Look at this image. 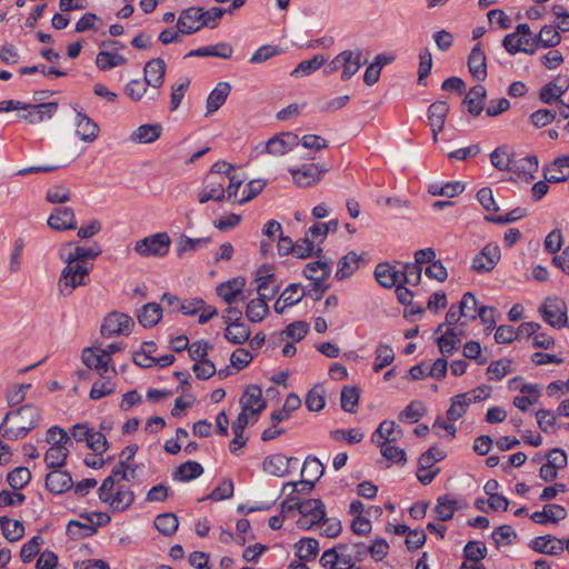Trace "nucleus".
<instances>
[{
    "label": "nucleus",
    "instance_id": "obj_1",
    "mask_svg": "<svg viewBox=\"0 0 569 569\" xmlns=\"http://www.w3.org/2000/svg\"><path fill=\"white\" fill-rule=\"evenodd\" d=\"M40 419L41 412L38 407L24 405L18 410L7 412L0 425V433L8 440L22 439L38 426Z\"/></svg>",
    "mask_w": 569,
    "mask_h": 569
},
{
    "label": "nucleus",
    "instance_id": "obj_2",
    "mask_svg": "<svg viewBox=\"0 0 569 569\" xmlns=\"http://www.w3.org/2000/svg\"><path fill=\"white\" fill-rule=\"evenodd\" d=\"M59 257L66 263V267L61 271L58 287L60 295L67 297L70 296L76 288L88 283L87 279L92 264H83L77 260L71 261L68 256L61 251H59Z\"/></svg>",
    "mask_w": 569,
    "mask_h": 569
},
{
    "label": "nucleus",
    "instance_id": "obj_3",
    "mask_svg": "<svg viewBox=\"0 0 569 569\" xmlns=\"http://www.w3.org/2000/svg\"><path fill=\"white\" fill-rule=\"evenodd\" d=\"M170 243L168 233L159 232L137 241L134 250L141 257H163L168 253Z\"/></svg>",
    "mask_w": 569,
    "mask_h": 569
},
{
    "label": "nucleus",
    "instance_id": "obj_4",
    "mask_svg": "<svg viewBox=\"0 0 569 569\" xmlns=\"http://www.w3.org/2000/svg\"><path fill=\"white\" fill-rule=\"evenodd\" d=\"M539 312L542 319L552 327H569L566 302L558 297L547 298Z\"/></svg>",
    "mask_w": 569,
    "mask_h": 569
},
{
    "label": "nucleus",
    "instance_id": "obj_5",
    "mask_svg": "<svg viewBox=\"0 0 569 569\" xmlns=\"http://www.w3.org/2000/svg\"><path fill=\"white\" fill-rule=\"evenodd\" d=\"M166 62L161 58H154L148 61L143 68L144 81L152 89L149 99L154 101L159 96V89L162 87L166 76Z\"/></svg>",
    "mask_w": 569,
    "mask_h": 569
},
{
    "label": "nucleus",
    "instance_id": "obj_6",
    "mask_svg": "<svg viewBox=\"0 0 569 569\" xmlns=\"http://www.w3.org/2000/svg\"><path fill=\"white\" fill-rule=\"evenodd\" d=\"M131 326H133V320L128 315L116 311L110 312L103 320L101 335L108 338L116 335H123L129 331Z\"/></svg>",
    "mask_w": 569,
    "mask_h": 569
},
{
    "label": "nucleus",
    "instance_id": "obj_7",
    "mask_svg": "<svg viewBox=\"0 0 569 569\" xmlns=\"http://www.w3.org/2000/svg\"><path fill=\"white\" fill-rule=\"evenodd\" d=\"M254 281L258 282V297H261L267 301L273 299L279 291L276 274L270 272L269 267L266 264L258 269Z\"/></svg>",
    "mask_w": 569,
    "mask_h": 569
},
{
    "label": "nucleus",
    "instance_id": "obj_8",
    "mask_svg": "<svg viewBox=\"0 0 569 569\" xmlns=\"http://www.w3.org/2000/svg\"><path fill=\"white\" fill-rule=\"evenodd\" d=\"M202 8L189 7L182 10L177 21L178 31L181 34H192L204 28L202 24Z\"/></svg>",
    "mask_w": 569,
    "mask_h": 569
},
{
    "label": "nucleus",
    "instance_id": "obj_9",
    "mask_svg": "<svg viewBox=\"0 0 569 569\" xmlns=\"http://www.w3.org/2000/svg\"><path fill=\"white\" fill-rule=\"evenodd\" d=\"M500 260V248L496 243L486 244L472 260V270L478 273L491 271Z\"/></svg>",
    "mask_w": 569,
    "mask_h": 569
},
{
    "label": "nucleus",
    "instance_id": "obj_10",
    "mask_svg": "<svg viewBox=\"0 0 569 569\" xmlns=\"http://www.w3.org/2000/svg\"><path fill=\"white\" fill-rule=\"evenodd\" d=\"M327 171V168L320 164H305L298 169H289L295 183L298 187L306 188L321 180L322 174Z\"/></svg>",
    "mask_w": 569,
    "mask_h": 569
},
{
    "label": "nucleus",
    "instance_id": "obj_11",
    "mask_svg": "<svg viewBox=\"0 0 569 569\" xmlns=\"http://www.w3.org/2000/svg\"><path fill=\"white\" fill-rule=\"evenodd\" d=\"M341 61V80L348 81L352 76H355L358 70L368 62L367 57H362V51L360 49L356 50H345L339 53Z\"/></svg>",
    "mask_w": 569,
    "mask_h": 569
},
{
    "label": "nucleus",
    "instance_id": "obj_12",
    "mask_svg": "<svg viewBox=\"0 0 569 569\" xmlns=\"http://www.w3.org/2000/svg\"><path fill=\"white\" fill-rule=\"evenodd\" d=\"M47 222L48 226L56 231H66L77 228L76 214L70 207H56Z\"/></svg>",
    "mask_w": 569,
    "mask_h": 569
},
{
    "label": "nucleus",
    "instance_id": "obj_13",
    "mask_svg": "<svg viewBox=\"0 0 569 569\" xmlns=\"http://www.w3.org/2000/svg\"><path fill=\"white\" fill-rule=\"evenodd\" d=\"M449 112V104L446 101H436L428 108V120L432 131V139L438 141V133L443 130L446 118Z\"/></svg>",
    "mask_w": 569,
    "mask_h": 569
},
{
    "label": "nucleus",
    "instance_id": "obj_14",
    "mask_svg": "<svg viewBox=\"0 0 569 569\" xmlns=\"http://www.w3.org/2000/svg\"><path fill=\"white\" fill-rule=\"evenodd\" d=\"M59 251L66 253L71 261L77 260L83 264H92L90 260H93L101 253L99 246L86 248L73 242L63 243Z\"/></svg>",
    "mask_w": 569,
    "mask_h": 569
},
{
    "label": "nucleus",
    "instance_id": "obj_15",
    "mask_svg": "<svg viewBox=\"0 0 569 569\" xmlns=\"http://www.w3.org/2000/svg\"><path fill=\"white\" fill-rule=\"evenodd\" d=\"M224 177L208 176L204 188L199 192V202L206 203L210 200L220 202L224 199Z\"/></svg>",
    "mask_w": 569,
    "mask_h": 569
},
{
    "label": "nucleus",
    "instance_id": "obj_16",
    "mask_svg": "<svg viewBox=\"0 0 569 569\" xmlns=\"http://www.w3.org/2000/svg\"><path fill=\"white\" fill-rule=\"evenodd\" d=\"M298 136L291 132H284L270 138L264 144V151L272 156H283L293 147L298 146Z\"/></svg>",
    "mask_w": 569,
    "mask_h": 569
},
{
    "label": "nucleus",
    "instance_id": "obj_17",
    "mask_svg": "<svg viewBox=\"0 0 569 569\" xmlns=\"http://www.w3.org/2000/svg\"><path fill=\"white\" fill-rule=\"evenodd\" d=\"M27 112L21 114L20 118L28 123L37 124L46 119H51L58 110V103L54 101L43 102L37 104H28Z\"/></svg>",
    "mask_w": 569,
    "mask_h": 569
},
{
    "label": "nucleus",
    "instance_id": "obj_18",
    "mask_svg": "<svg viewBox=\"0 0 569 569\" xmlns=\"http://www.w3.org/2000/svg\"><path fill=\"white\" fill-rule=\"evenodd\" d=\"M241 410L258 416L266 407L262 400L261 388L257 385L249 386L240 399Z\"/></svg>",
    "mask_w": 569,
    "mask_h": 569
},
{
    "label": "nucleus",
    "instance_id": "obj_19",
    "mask_svg": "<svg viewBox=\"0 0 569 569\" xmlns=\"http://www.w3.org/2000/svg\"><path fill=\"white\" fill-rule=\"evenodd\" d=\"M468 68H469L471 76L477 81L486 80V78H487L486 56L481 49L480 43H477L472 48V50L468 57Z\"/></svg>",
    "mask_w": 569,
    "mask_h": 569
},
{
    "label": "nucleus",
    "instance_id": "obj_20",
    "mask_svg": "<svg viewBox=\"0 0 569 569\" xmlns=\"http://www.w3.org/2000/svg\"><path fill=\"white\" fill-rule=\"evenodd\" d=\"M73 485L69 472L59 469L52 470L46 477V487L54 495H61L69 490Z\"/></svg>",
    "mask_w": 569,
    "mask_h": 569
},
{
    "label": "nucleus",
    "instance_id": "obj_21",
    "mask_svg": "<svg viewBox=\"0 0 569 569\" xmlns=\"http://www.w3.org/2000/svg\"><path fill=\"white\" fill-rule=\"evenodd\" d=\"M81 358L88 369H94L100 375L107 372L111 363V358H106L100 348H84Z\"/></svg>",
    "mask_w": 569,
    "mask_h": 569
},
{
    "label": "nucleus",
    "instance_id": "obj_22",
    "mask_svg": "<svg viewBox=\"0 0 569 569\" xmlns=\"http://www.w3.org/2000/svg\"><path fill=\"white\" fill-rule=\"evenodd\" d=\"M530 547L536 552L551 556L560 555L563 551L562 540L551 535L535 538L531 541Z\"/></svg>",
    "mask_w": 569,
    "mask_h": 569
},
{
    "label": "nucleus",
    "instance_id": "obj_23",
    "mask_svg": "<svg viewBox=\"0 0 569 569\" xmlns=\"http://www.w3.org/2000/svg\"><path fill=\"white\" fill-rule=\"evenodd\" d=\"M543 178L548 182H561L569 179V157H559L543 169Z\"/></svg>",
    "mask_w": 569,
    "mask_h": 569
},
{
    "label": "nucleus",
    "instance_id": "obj_24",
    "mask_svg": "<svg viewBox=\"0 0 569 569\" xmlns=\"http://www.w3.org/2000/svg\"><path fill=\"white\" fill-rule=\"evenodd\" d=\"M162 132V126L160 123H147L139 126L130 134V141L134 143H152L158 140Z\"/></svg>",
    "mask_w": 569,
    "mask_h": 569
},
{
    "label": "nucleus",
    "instance_id": "obj_25",
    "mask_svg": "<svg viewBox=\"0 0 569 569\" xmlns=\"http://www.w3.org/2000/svg\"><path fill=\"white\" fill-rule=\"evenodd\" d=\"M486 94V88L481 84L473 86L469 90L463 99V104L470 114L477 117L482 112Z\"/></svg>",
    "mask_w": 569,
    "mask_h": 569
},
{
    "label": "nucleus",
    "instance_id": "obj_26",
    "mask_svg": "<svg viewBox=\"0 0 569 569\" xmlns=\"http://www.w3.org/2000/svg\"><path fill=\"white\" fill-rule=\"evenodd\" d=\"M233 53V48L227 42H220L212 46L201 47L189 51L186 58L189 57H217L222 59H229Z\"/></svg>",
    "mask_w": 569,
    "mask_h": 569
},
{
    "label": "nucleus",
    "instance_id": "obj_27",
    "mask_svg": "<svg viewBox=\"0 0 569 569\" xmlns=\"http://www.w3.org/2000/svg\"><path fill=\"white\" fill-rule=\"evenodd\" d=\"M567 517L566 509L560 505H545L542 511L533 512L530 518L539 525H546L548 521L558 522Z\"/></svg>",
    "mask_w": 569,
    "mask_h": 569
},
{
    "label": "nucleus",
    "instance_id": "obj_28",
    "mask_svg": "<svg viewBox=\"0 0 569 569\" xmlns=\"http://www.w3.org/2000/svg\"><path fill=\"white\" fill-rule=\"evenodd\" d=\"M396 427L395 421L383 420L373 432L371 441L373 443L396 442L402 436V431Z\"/></svg>",
    "mask_w": 569,
    "mask_h": 569
},
{
    "label": "nucleus",
    "instance_id": "obj_29",
    "mask_svg": "<svg viewBox=\"0 0 569 569\" xmlns=\"http://www.w3.org/2000/svg\"><path fill=\"white\" fill-rule=\"evenodd\" d=\"M76 126V131L80 140L84 142H92L97 139L99 133V127L87 114L78 112Z\"/></svg>",
    "mask_w": 569,
    "mask_h": 569
},
{
    "label": "nucleus",
    "instance_id": "obj_30",
    "mask_svg": "<svg viewBox=\"0 0 569 569\" xmlns=\"http://www.w3.org/2000/svg\"><path fill=\"white\" fill-rule=\"evenodd\" d=\"M246 283L244 278L237 277L217 287V293L228 305H232L238 296L242 293V288Z\"/></svg>",
    "mask_w": 569,
    "mask_h": 569
},
{
    "label": "nucleus",
    "instance_id": "obj_31",
    "mask_svg": "<svg viewBox=\"0 0 569 569\" xmlns=\"http://www.w3.org/2000/svg\"><path fill=\"white\" fill-rule=\"evenodd\" d=\"M377 281L385 288L398 286L401 282V272L389 263H379L375 269Z\"/></svg>",
    "mask_w": 569,
    "mask_h": 569
},
{
    "label": "nucleus",
    "instance_id": "obj_32",
    "mask_svg": "<svg viewBox=\"0 0 569 569\" xmlns=\"http://www.w3.org/2000/svg\"><path fill=\"white\" fill-rule=\"evenodd\" d=\"M139 323L144 328L154 327L162 318V308L159 303H146L137 315Z\"/></svg>",
    "mask_w": 569,
    "mask_h": 569
},
{
    "label": "nucleus",
    "instance_id": "obj_33",
    "mask_svg": "<svg viewBox=\"0 0 569 569\" xmlns=\"http://www.w3.org/2000/svg\"><path fill=\"white\" fill-rule=\"evenodd\" d=\"M538 170V158L536 156H528L516 160L513 158L510 171L518 177H523L526 180L535 178V172Z\"/></svg>",
    "mask_w": 569,
    "mask_h": 569
},
{
    "label": "nucleus",
    "instance_id": "obj_34",
    "mask_svg": "<svg viewBox=\"0 0 569 569\" xmlns=\"http://www.w3.org/2000/svg\"><path fill=\"white\" fill-rule=\"evenodd\" d=\"M293 460L282 453L269 456L263 461V470L276 477H283L288 472L289 463Z\"/></svg>",
    "mask_w": 569,
    "mask_h": 569
},
{
    "label": "nucleus",
    "instance_id": "obj_35",
    "mask_svg": "<svg viewBox=\"0 0 569 569\" xmlns=\"http://www.w3.org/2000/svg\"><path fill=\"white\" fill-rule=\"evenodd\" d=\"M230 91L228 82H219L207 98V114L216 112L226 102Z\"/></svg>",
    "mask_w": 569,
    "mask_h": 569
},
{
    "label": "nucleus",
    "instance_id": "obj_36",
    "mask_svg": "<svg viewBox=\"0 0 569 569\" xmlns=\"http://www.w3.org/2000/svg\"><path fill=\"white\" fill-rule=\"evenodd\" d=\"M295 505H297V510L302 516H310L312 521H321L326 517L325 503L319 499L296 501Z\"/></svg>",
    "mask_w": 569,
    "mask_h": 569
},
{
    "label": "nucleus",
    "instance_id": "obj_37",
    "mask_svg": "<svg viewBox=\"0 0 569 569\" xmlns=\"http://www.w3.org/2000/svg\"><path fill=\"white\" fill-rule=\"evenodd\" d=\"M458 509L459 506L456 499H452L449 496H440L437 499V505L435 506L433 511L438 520L448 521L452 519L456 510Z\"/></svg>",
    "mask_w": 569,
    "mask_h": 569
},
{
    "label": "nucleus",
    "instance_id": "obj_38",
    "mask_svg": "<svg viewBox=\"0 0 569 569\" xmlns=\"http://www.w3.org/2000/svg\"><path fill=\"white\" fill-rule=\"evenodd\" d=\"M133 499V492L129 488L120 487L114 495L111 493L108 502L112 511L121 512L131 506Z\"/></svg>",
    "mask_w": 569,
    "mask_h": 569
},
{
    "label": "nucleus",
    "instance_id": "obj_39",
    "mask_svg": "<svg viewBox=\"0 0 569 569\" xmlns=\"http://www.w3.org/2000/svg\"><path fill=\"white\" fill-rule=\"evenodd\" d=\"M269 312V307L267 305V300L261 297H257L251 299L246 309V316L251 322H260L262 321Z\"/></svg>",
    "mask_w": 569,
    "mask_h": 569
},
{
    "label": "nucleus",
    "instance_id": "obj_40",
    "mask_svg": "<svg viewBox=\"0 0 569 569\" xmlns=\"http://www.w3.org/2000/svg\"><path fill=\"white\" fill-rule=\"evenodd\" d=\"M224 338L233 345H243L250 338V328L243 322L227 326Z\"/></svg>",
    "mask_w": 569,
    "mask_h": 569
},
{
    "label": "nucleus",
    "instance_id": "obj_41",
    "mask_svg": "<svg viewBox=\"0 0 569 569\" xmlns=\"http://www.w3.org/2000/svg\"><path fill=\"white\" fill-rule=\"evenodd\" d=\"M211 239L209 237L203 238H189L187 236H180L177 242V254L182 257L184 253L189 251H197L210 243Z\"/></svg>",
    "mask_w": 569,
    "mask_h": 569
},
{
    "label": "nucleus",
    "instance_id": "obj_42",
    "mask_svg": "<svg viewBox=\"0 0 569 569\" xmlns=\"http://www.w3.org/2000/svg\"><path fill=\"white\" fill-rule=\"evenodd\" d=\"M154 527L162 535L170 537L178 530V517L173 512L161 513L156 517Z\"/></svg>",
    "mask_w": 569,
    "mask_h": 569
},
{
    "label": "nucleus",
    "instance_id": "obj_43",
    "mask_svg": "<svg viewBox=\"0 0 569 569\" xmlns=\"http://www.w3.org/2000/svg\"><path fill=\"white\" fill-rule=\"evenodd\" d=\"M490 160L492 166L498 170L510 171L513 161V154L510 152L508 146H501L492 151L490 154Z\"/></svg>",
    "mask_w": 569,
    "mask_h": 569
},
{
    "label": "nucleus",
    "instance_id": "obj_44",
    "mask_svg": "<svg viewBox=\"0 0 569 569\" xmlns=\"http://www.w3.org/2000/svg\"><path fill=\"white\" fill-rule=\"evenodd\" d=\"M203 472L202 466L197 461H187L178 467L174 471L173 478L176 480L186 482L198 478Z\"/></svg>",
    "mask_w": 569,
    "mask_h": 569
},
{
    "label": "nucleus",
    "instance_id": "obj_45",
    "mask_svg": "<svg viewBox=\"0 0 569 569\" xmlns=\"http://www.w3.org/2000/svg\"><path fill=\"white\" fill-rule=\"evenodd\" d=\"M359 259H360V256H358L353 251H350L345 257H342L338 263L336 278L338 280H342V279L351 276L358 269Z\"/></svg>",
    "mask_w": 569,
    "mask_h": 569
},
{
    "label": "nucleus",
    "instance_id": "obj_46",
    "mask_svg": "<svg viewBox=\"0 0 569 569\" xmlns=\"http://www.w3.org/2000/svg\"><path fill=\"white\" fill-rule=\"evenodd\" d=\"M306 407L309 411L319 412L326 405V391L321 385H316L310 389L305 400Z\"/></svg>",
    "mask_w": 569,
    "mask_h": 569
},
{
    "label": "nucleus",
    "instance_id": "obj_47",
    "mask_svg": "<svg viewBox=\"0 0 569 569\" xmlns=\"http://www.w3.org/2000/svg\"><path fill=\"white\" fill-rule=\"evenodd\" d=\"M297 557L300 560L311 561L319 552V542L315 538H305L296 543Z\"/></svg>",
    "mask_w": 569,
    "mask_h": 569
},
{
    "label": "nucleus",
    "instance_id": "obj_48",
    "mask_svg": "<svg viewBox=\"0 0 569 569\" xmlns=\"http://www.w3.org/2000/svg\"><path fill=\"white\" fill-rule=\"evenodd\" d=\"M69 450L67 446L50 447L44 456L48 468H61L66 465Z\"/></svg>",
    "mask_w": 569,
    "mask_h": 569
},
{
    "label": "nucleus",
    "instance_id": "obj_49",
    "mask_svg": "<svg viewBox=\"0 0 569 569\" xmlns=\"http://www.w3.org/2000/svg\"><path fill=\"white\" fill-rule=\"evenodd\" d=\"M360 389L356 386H345L341 390V408L347 412H355L359 403Z\"/></svg>",
    "mask_w": 569,
    "mask_h": 569
},
{
    "label": "nucleus",
    "instance_id": "obj_50",
    "mask_svg": "<svg viewBox=\"0 0 569 569\" xmlns=\"http://www.w3.org/2000/svg\"><path fill=\"white\" fill-rule=\"evenodd\" d=\"M295 250L292 253L299 259H306L312 256L319 257L322 252V249L319 247L317 250L315 249L313 241L309 237H305L295 242Z\"/></svg>",
    "mask_w": 569,
    "mask_h": 569
},
{
    "label": "nucleus",
    "instance_id": "obj_51",
    "mask_svg": "<svg viewBox=\"0 0 569 569\" xmlns=\"http://www.w3.org/2000/svg\"><path fill=\"white\" fill-rule=\"evenodd\" d=\"M459 341L460 337L453 328H447V330L437 339L439 350L443 355H451L457 348V343Z\"/></svg>",
    "mask_w": 569,
    "mask_h": 569
},
{
    "label": "nucleus",
    "instance_id": "obj_52",
    "mask_svg": "<svg viewBox=\"0 0 569 569\" xmlns=\"http://www.w3.org/2000/svg\"><path fill=\"white\" fill-rule=\"evenodd\" d=\"M373 371L379 372L395 360V352L388 345L380 343L376 349Z\"/></svg>",
    "mask_w": 569,
    "mask_h": 569
},
{
    "label": "nucleus",
    "instance_id": "obj_53",
    "mask_svg": "<svg viewBox=\"0 0 569 569\" xmlns=\"http://www.w3.org/2000/svg\"><path fill=\"white\" fill-rule=\"evenodd\" d=\"M31 479V472L26 467H18L10 471L7 476V481L9 486L14 489L19 490L26 487Z\"/></svg>",
    "mask_w": 569,
    "mask_h": 569
},
{
    "label": "nucleus",
    "instance_id": "obj_54",
    "mask_svg": "<svg viewBox=\"0 0 569 569\" xmlns=\"http://www.w3.org/2000/svg\"><path fill=\"white\" fill-rule=\"evenodd\" d=\"M326 59L322 54H316L311 59L303 60L297 64L295 70L291 72L292 76H309L318 70Z\"/></svg>",
    "mask_w": 569,
    "mask_h": 569
},
{
    "label": "nucleus",
    "instance_id": "obj_55",
    "mask_svg": "<svg viewBox=\"0 0 569 569\" xmlns=\"http://www.w3.org/2000/svg\"><path fill=\"white\" fill-rule=\"evenodd\" d=\"M126 62L127 59L123 56L108 51H100L96 58V63L101 70L119 67Z\"/></svg>",
    "mask_w": 569,
    "mask_h": 569
},
{
    "label": "nucleus",
    "instance_id": "obj_56",
    "mask_svg": "<svg viewBox=\"0 0 569 569\" xmlns=\"http://www.w3.org/2000/svg\"><path fill=\"white\" fill-rule=\"evenodd\" d=\"M330 273V263L321 260L309 262L303 270V274L310 280H315L317 278H328Z\"/></svg>",
    "mask_w": 569,
    "mask_h": 569
},
{
    "label": "nucleus",
    "instance_id": "obj_57",
    "mask_svg": "<svg viewBox=\"0 0 569 569\" xmlns=\"http://www.w3.org/2000/svg\"><path fill=\"white\" fill-rule=\"evenodd\" d=\"M325 472V467L317 457L309 456L306 458L301 475L302 477L312 478L319 480Z\"/></svg>",
    "mask_w": 569,
    "mask_h": 569
},
{
    "label": "nucleus",
    "instance_id": "obj_58",
    "mask_svg": "<svg viewBox=\"0 0 569 569\" xmlns=\"http://www.w3.org/2000/svg\"><path fill=\"white\" fill-rule=\"evenodd\" d=\"M97 532L94 526L90 523H83L78 520H70L67 527V533L72 539H79L84 537H90Z\"/></svg>",
    "mask_w": 569,
    "mask_h": 569
},
{
    "label": "nucleus",
    "instance_id": "obj_59",
    "mask_svg": "<svg viewBox=\"0 0 569 569\" xmlns=\"http://www.w3.org/2000/svg\"><path fill=\"white\" fill-rule=\"evenodd\" d=\"M487 556V547L481 541H469L465 546L463 557L468 561L479 562Z\"/></svg>",
    "mask_w": 569,
    "mask_h": 569
},
{
    "label": "nucleus",
    "instance_id": "obj_60",
    "mask_svg": "<svg viewBox=\"0 0 569 569\" xmlns=\"http://www.w3.org/2000/svg\"><path fill=\"white\" fill-rule=\"evenodd\" d=\"M538 46L543 48H552L560 43L561 37L552 26H545L537 36Z\"/></svg>",
    "mask_w": 569,
    "mask_h": 569
},
{
    "label": "nucleus",
    "instance_id": "obj_61",
    "mask_svg": "<svg viewBox=\"0 0 569 569\" xmlns=\"http://www.w3.org/2000/svg\"><path fill=\"white\" fill-rule=\"evenodd\" d=\"M380 447L381 455L389 461L396 463L406 462V452L403 449L396 447L392 442L377 443Z\"/></svg>",
    "mask_w": 569,
    "mask_h": 569
},
{
    "label": "nucleus",
    "instance_id": "obj_62",
    "mask_svg": "<svg viewBox=\"0 0 569 569\" xmlns=\"http://www.w3.org/2000/svg\"><path fill=\"white\" fill-rule=\"evenodd\" d=\"M305 297V290L299 283H290L280 295V300L284 306H293Z\"/></svg>",
    "mask_w": 569,
    "mask_h": 569
},
{
    "label": "nucleus",
    "instance_id": "obj_63",
    "mask_svg": "<svg viewBox=\"0 0 569 569\" xmlns=\"http://www.w3.org/2000/svg\"><path fill=\"white\" fill-rule=\"evenodd\" d=\"M477 305L478 301L473 293L466 292L462 296V299L459 303L460 315H462L463 318H468L470 320H475L477 318Z\"/></svg>",
    "mask_w": 569,
    "mask_h": 569
},
{
    "label": "nucleus",
    "instance_id": "obj_64",
    "mask_svg": "<svg viewBox=\"0 0 569 569\" xmlns=\"http://www.w3.org/2000/svg\"><path fill=\"white\" fill-rule=\"evenodd\" d=\"M148 88L144 80L134 79L127 83L124 92L132 101H140L148 93Z\"/></svg>",
    "mask_w": 569,
    "mask_h": 569
}]
</instances>
